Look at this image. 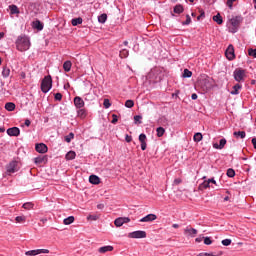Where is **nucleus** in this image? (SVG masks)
<instances>
[{"label": "nucleus", "instance_id": "f3484780", "mask_svg": "<svg viewBox=\"0 0 256 256\" xmlns=\"http://www.w3.org/2000/svg\"><path fill=\"white\" fill-rule=\"evenodd\" d=\"M225 145H227V139H225V138H222L221 140H220V142H219V144H217V143H214L213 144V148L214 149H224L225 148Z\"/></svg>", "mask_w": 256, "mask_h": 256}, {"label": "nucleus", "instance_id": "f8f14e48", "mask_svg": "<svg viewBox=\"0 0 256 256\" xmlns=\"http://www.w3.org/2000/svg\"><path fill=\"white\" fill-rule=\"evenodd\" d=\"M7 134L10 137H19V135L21 134V130H19L18 127H12L7 129Z\"/></svg>", "mask_w": 256, "mask_h": 256}, {"label": "nucleus", "instance_id": "393cba45", "mask_svg": "<svg viewBox=\"0 0 256 256\" xmlns=\"http://www.w3.org/2000/svg\"><path fill=\"white\" fill-rule=\"evenodd\" d=\"M213 21H215L218 25H223V17H221V14H217L213 16Z\"/></svg>", "mask_w": 256, "mask_h": 256}, {"label": "nucleus", "instance_id": "cd10ccee", "mask_svg": "<svg viewBox=\"0 0 256 256\" xmlns=\"http://www.w3.org/2000/svg\"><path fill=\"white\" fill-rule=\"evenodd\" d=\"M75 222V217L74 216H69L68 218H65L63 220L64 225H71V223Z\"/></svg>", "mask_w": 256, "mask_h": 256}, {"label": "nucleus", "instance_id": "f03ea898", "mask_svg": "<svg viewBox=\"0 0 256 256\" xmlns=\"http://www.w3.org/2000/svg\"><path fill=\"white\" fill-rule=\"evenodd\" d=\"M213 85H215V81L207 75H202L198 79V87L201 88L202 91H209L213 89Z\"/></svg>", "mask_w": 256, "mask_h": 256}, {"label": "nucleus", "instance_id": "680f3d73", "mask_svg": "<svg viewBox=\"0 0 256 256\" xmlns=\"http://www.w3.org/2000/svg\"><path fill=\"white\" fill-rule=\"evenodd\" d=\"M208 182L210 184L213 183L214 185H217V181H215V179H213V178L209 179Z\"/></svg>", "mask_w": 256, "mask_h": 256}, {"label": "nucleus", "instance_id": "2eb2a0df", "mask_svg": "<svg viewBox=\"0 0 256 256\" xmlns=\"http://www.w3.org/2000/svg\"><path fill=\"white\" fill-rule=\"evenodd\" d=\"M74 105L77 107V109H83V107H85V101H83V98L81 97H75Z\"/></svg>", "mask_w": 256, "mask_h": 256}, {"label": "nucleus", "instance_id": "6ab92c4d", "mask_svg": "<svg viewBox=\"0 0 256 256\" xmlns=\"http://www.w3.org/2000/svg\"><path fill=\"white\" fill-rule=\"evenodd\" d=\"M89 182L92 185H99V183H101V178H99V176H97V175H91L89 177Z\"/></svg>", "mask_w": 256, "mask_h": 256}, {"label": "nucleus", "instance_id": "a211bd4d", "mask_svg": "<svg viewBox=\"0 0 256 256\" xmlns=\"http://www.w3.org/2000/svg\"><path fill=\"white\" fill-rule=\"evenodd\" d=\"M184 235H188L189 237H195L197 235V229L195 228H185Z\"/></svg>", "mask_w": 256, "mask_h": 256}, {"label": "nucleus", "instance_id": "473e14b6", "mask_svg": "<svg viewBox=\"0 0 256 256\" xmlns=\"http://www.w3.org/2000/svg\"><path fill=\"white\" fill-rule=\"evenodd\" d=\"M210 183L209 181H204L202 184L199 185L200 191H203V189H209Z\"/></svg>", "mask_w": 256, "mask_h": 256}, {"label": "nucleus", "instance_id": "79ce46f5", "mask_svg": "<svg viewBox=\"0 0 256 256\" xmlns=\"http://www.w3.org/2000/svg\"><path fill=\"white\" fill-rule=\"evenodd\" d=\"M99 23H105L107 21V14H102L98 17Z\"/></svg>", "mask_w": 256, "mask_h": 256}, {"label": "nucleus", "instance_id": "774afa93", "mask_svg": "<svg viewBox=\"0 0 256 256\" xmlns=\"http://www.w3.org/2000/svg\"><path fill=\"white\" fill-rule=\"evenodd\" d=\"M207 256H217L214 253H207Z\"/></svg>", "mask_w": 256, "mask_h": 256}, {"label": "nucleus", "instance_id": "a878e982", "mask_svg": "<svg viewBox=\"0 0 256 256\" xmlns=\"http://www.w3.org/2000/svg\"><path fill=\"white\" fill-rule=\"evenodd\" d=\"M23 209H26V211H31V209H33V207H35V204H33L32 202H26L22 205Z\"/></svg>", "mask_w": 256, "mask_h": 256}, {"label": "nucleus", "instance_id": "20e7f679", "mask_svg": "<svg viewBox=\"0 0 256 256\" xmlns=\"http://www.w3.org/2000/svg\"><path fill=\"white\" fill-rule=\"evenodd\" d=\"M243 23V17L236 16L229 20V26L228 29L230 33H237V29H239V26Z\"/></svg>", "mask_w": 256, "mask_h": 256}, {"label": "nucleus", "instance_id": "e433bc0d", "mask_svg": "<svg viewBox=\"0 0 256 256\" xmlns=\"http://www.w3.org/2000/svg\"><path fill=\"white\" fill-rule=\"evenodd\" d=\"M75 138V134L73 132H70L69 135L65 136L66 143H71V140Z\"/></svg>", "mask_w": 256, "mask_h": 256}, {"label": "nucleus", "instance_id": "c756f323", "mask_svg": "<svg viewBox=\"0 0 256 256\" xmlns=\"http://www.w3.org/2000/svg\"><path fill=\"white\" fill-rule=\"evenodd\" d=\"M71 61H66L63 64V69L64 71H66V73H69V71H71Z\"/></svg>", "mask_w": 256, "mask_h": 256}, {"label": "nucleus", "instance_id": "dca6fc26", "mask_svg": "<svg viewBox=\"0 0 256 256\" xmlns=\"http://www.w3.org/2000/svg\"><path fill=\"white\" fill-rule=\"evenodd\" d=\"M35 149L37 151V153H47L48 148L47 145L40 143V144H36Z\"/></svg>", "mask_w": 256, "mask_h": 256}, {"label": "nucleus", "instance_id": "f704fd0d", "mask_svg": "<svg viewBox=\"0 0 256 256\" xmlns=\"http://www.w3.org/2000/svg\"><path fill=\"white\" fill-rule=\"evenodd\" d=\"M16 223H25L27 221V217L26 216H17L15 218Z\"/></svg>", "mask_w": 256, "mask_h": 256}, {"label": "nucleus", "instance_id": "bb28decb", "mask_svg": "<svg viewBox=\"0 0 256 256\" xmlns=\"http://www.w3.org/2000/svg\"><path fill=\"white\" fill-rule=\"evenodd\" d=\"M6 111H15V103L8 102L5 104Z\"/></svg>", "mask_w": 256, "mask_h": 256}, {"label": "nucleus", "instance_id": "9d476101", "mask_svg": "<svg viewBox=\"0 0 256 256\" xmlns=\"http://www.w3.org/2000/svg\"><path fill=\"white\" fill-rule=\"evenodd\" d=\"M41 253H49V249H36V250H29L25 252L26 256H36L41 255Z\"/></svg>", "mask_w": 256, "mask_h": 256}, {"label": "nucleus", "instance_id": "5fc2aeb1", "mask_svg": "<svg viewBox=\"0 0 256 256\" xmlns=\"http://www.w3.org/2000/svg\"><path fill=\"white\" fill-rule=\"evenodd\" d=\"M117 121H119V118L117 117L116 114H113V115H112V121H111V123H112L113 125H115V124L117 123Z\"/></svg>", "mask_w": 256, "mask_h": 256}, {"label": "nucleus", "instance_id": "13d9d810", "mask_svg": "<svg viewBox=\"0 0 256 256\" xmlns=\"http://www.w3.org/2000/svg\"><path fill=\"white\" fill-rule=\"evenodd\" d=\"M125 141H126V143H131V141H133V137L130 136L129 134H126Z\"/></svg>", "mask_w": 256, "mask_h": 256}, {"label": "nucleus", "instance_id": "7c9ffc66", "mask_svg": "<svg viewBox=\"0 0 256 256\" xmlns=\"http://www.w3.org/2000/svg\"><path fill=\"white\" fill-rule=\"evenodd\" d=\"M157 137H163L165 135V128L163 127H158L156 129Z\"/></svg>", "mask_w": 256, "mask_h": 256}, {"label": "nucleus", "instance_id": "338daca9", "mask_svg": "<svg viewBox=\"0 0 256 256\" xmlns=\"http://www.w3.org/2000/svg\"><path fill=\"white\" fill-rule=\"evenodd\" d=\"M197 256H207V253H199Z\"/></svg>", "mask_w": 256, "mask_h": 256}, {"label": "nucleus", "instance_id": "a19ab883", "mask_svg": "<svg viewBox=\"0 0 256 256\" xmlns=\"http://www.w3.org/2000/svg\"><path fill=\"white\" fill-rule=\"evenodd\" d=\"M191 75H193V72H191L189 69H184V72H183L184 78H189L191 77Z\"/></svg>", "mask_w": 256, "mask_h": 256}, {"label": "nucleus", "instance_id": "09e8293b", "mask_svg": "<svg viewBox=\"0 0 256 256\" xmlns=\"http://www.w3.org/2000/svg\"><path fill=\"white\" fill-rule=\"evenodd\" d=\"M105 109H109V107H111V102L109 101V99H104V103H103Z\"/></svg>", "mask_w": 256, "mask_h": 256}, {"label": "nucleus", "instance_id": "4c0bfd02", "mask_svg": "<svg viewBox=\"0 0 256 256\" xmlns=\"http://www.w3.org/2000/svg\"><path fill=\"white\" fill-rule=\"evenodd\" d=\"M128 56H129V50L123 49V50L120 51V57L122 59H125V57H128Z\"/></svg>", "mask_w": 256, "mask_h": 256}, {"label": "nucleus", "instance_id": "b1692460", "mask_svg": "<svg viewBox=\"0 0 256 256\" xmlns=\"http://www.w3.org/2000/svg\"><path fill=\"white\" fill-rule=\"evenodd\" d=\"M233 135L236 137V139H245V137H247V133H245V131H238V132H234Z\"/></svg>", "mask_w": 256, "mask_h": 256}, {"label": "nucleus", "instance_id": "72a5a7b5", "mask_svg": "<svg viewBox=\"0 0 256 256\" xmlns=\"http://www.w3.org/2000/svg\"><path fill=\"white\" fill-rule=\"evenodd\" d=\"M234 90L231 91V95H239V89H241V85L239 84H236L234 87H233Z\"/></svg>", "mask_w": 256, "mask_h": 256}, {"label": "nucleus", "instance_id": "ea45409f", "mask_svg": "<svg viewBox=\"0 0 256 256\" xmlns=\"http://www.w3.org/2000/svg\"><path fill=\"white\" fill-rule=\"evenodd\" d=\"M135 102L133 100H127L125 102V107H127L128 109H131L132 107H134Z\"/></svg>", "mask_w": 256, "mask_h": 256}, {"label": "nucleus", "instance_id": "5701e85b", "mask_svg": "<svg viewBox=\"0 0 256 256\" xmlns=\"http://www.w3.org/2000/svg\"><path fill=\"white\" fill-rule=\"evenodd\" d=\"M75 157H77V154L75 153V151H69L66 156L65 159L67 161H73V159H75Z\"/></svg>", "mask_w": 256, "mask_h": 256}, {"label": "nucleus", "instance_id": "4be33fe9", "mask_svg": "<svg viewBox=\"0 0 256 256\" xmlns=\"http://www.w3.org/2000/svg\"><path fill=\"white\" fill-rule=\"evenodd\" d=\"M77 117H79L80 119H85V117H87V110H85L84 108H80L77 111Z\"/></svg>", "mask_w": 256, "mask_h": 256}, {"label": "nucleus", "instance_id": "bf43d9fd", "mask_svg": "<svg viewBox=\"0 0 256 256\" xmlns=\"http://www.w3.org/2000/svg\"><path fill=\"white\" fill-rule=\"evenodd\" d=\"M202 17H205L204 11H202L201 14L197 17V21H200Z\"/></svg>", "mask_w": 256, "mask_h": 256}, {"label": "nucleus", "instance_id": "f257e3e1", "mask_svg": "<svg viewBox=\"0 0 256 256\" xmlns=\"http://www.w3.org/2000/svg\"><path fill=\"white\" fill-rule=\"evenodd\" d=\"M163 77H165V69L156 67L149 72L146 79H148L150 83H159Z\"/></svg>", "mask_w": 256, "mask_h": 256}, {"label": "nucleus", "instance_id": "a18cd8bd", "mask_svg": "<svg viewBox=\"0 0 256 256\" xmlns=\"http://www.w3.org/2000/svg\"><path fill=\"white\" fill-rule=\"evenodd\" d=\"M248 55L250 56V57H254V59H256V49H249L248 50Z\"/></svg>", "mask_w": 256, "mask_h": 256}, {"label": "nucleus", "instance_id": "49530a36", "mask_svg": "<svg viewBox=\"0 0 256 256\" xmlns=\"http://www.w3.org/2000/svg\"><path fill=\"white\" fill-rule=\"evenodd\" d=\"M87 219L88 221H97V219H99V215H95V214L89 215Z\"/></svg>", "mask_w": 256, "mask_h": 256}, {"label": "nucleus", "instance_id": "603ef678", "mask_svg": "<svg viewBox=\"0 0 256 256\" xmlns=\"http://www.w3.org/2000/svg\"><path fill=\"white\" fill-rule=\"evenodd\" d=\"M191 23V16L186 15V21L182 22V25H189Z\"/></svg>", "mask_w": 256, "mask_h": 256}, {"label": "nucleus", "instance_id": "aec40b11", "mask_svg": "<svg viewBox=\"0 0 256 256\" xmlns=\"http://www.w3.org/2000/svg\"><path fill=\"white\" fill-rule=\"evenodd\" d=\"M32 27L33 29H37V31H43V23L39 20L32 22Z\"/></svg>", "mask_w": 256, "mask_h": 256}, {"label": "nucleus", "instance_id": "3c124183", "mask_svg": "<svg viewBox=\"0 0 256 256\" xmlns=\"http://www.w3.org/2000/svg\"><path fill=\"white\" fill-rule=\"evenodd\" d=\"M46 157H36L35 158V163L41 164L43 161H45Z\"/></svg>", "mask_w": 256, "mask_h": 256}, {"label": "nucleus", "instance_id": "4468645a", "mask_svg": "<svg viewBox=\"0 0 256 256\" xmlns=\"http://www.w3.org/2000/svg\"><path fill=\"white\" fill-rule=\"evenodd\" d=\"M139 141L141 143V149L142 151H145L147 149V135L145 134H140L139 135Z\"/></svg>", "mask_w": 256, "mask_h": 256}, {"label": "nucleus", "instance_id": "c85d7f7f", "mask_svg": "<svg viewBox=\"0 0 256 256\" xmlns=\"http://www.w3.org/2000/svg\"><path fill=\"white\" fill-rule=\"evenodd\" d=\"M81 23H83V18L81 17L72 19L73 27H77V25H81Z\"/></svg>", "mask_w": 256, "mask_h": 256}, {"label": "nucleus", "instance_id": "423d86ee", "mask_svg": "<svg viewBox=\"0 0 256 256\" xmlns=\"http://www.w3.org/2000/svg\"><path fill=\"white\" fill-rule=\"evenodd\" d=\"M128 237L130 239H145V237H147V232L142 230L134 231L129 233Z\"/></svg>", "mask_w": 256, "mask_h": 256}, {"label": "nucleus", "instance_id": "c9c22d12", "mask_svg": "<svg viewBox=\"0 0 256 256\" xmlns=\"http://www.w3.org/2000/svg\"><path fill=\"white\" fill-rule=\"evenodd\" d=\"M194 141L196 142V143H199V141H203V134H201V133H196L195 135H194Z\"/></svg>", "mask_w": 256, "mask_h": 256}, {"label": "nucleus", "instance_id": "37998d69", "mask_svg": "<svg viewBox=\"0 0 256 256\" xmlns=\"http://www.w3.org/2000/svg\"><path fill=\"white\" fill-rule=\"evenodd\" d=\"M10 73H11V70L9 68H4L2 71L3 77H9Z\"/></svg>", "mask_w": 256, "mask_h": 256}, {"label": "nucleus", "instance_id": "864d4df0", "mask_svg": "<svg viewBox=\"0 0 256 256\" xmlns=\"http://www.w3.org/2000/svg\"><path fill=\"white\" fill-rule=\"evenodd\" d=\"M181 183H183V179L181 178H176L173 181V185H181Z\"/></svg>", "mask_w": 256, "mask_h": 256}, {"label": "nucleus", "instance_id": "c03bdc74", "mask_svg": "<svg viewBox=\"0 0 256 256\" xmlns=\"http://www.w3.org/2000/svg\"><path fill=\"white\" fill-rule=\"evenodd\" d=\"M141 119H143V117L141 115H136L134 116V123H138L139 125H141Z\"/></svg>", "mask_w": 256, "mask_h": 256}, {"label": "nucleus", "instance_id": "0eeeda50", "mask_svg": "<svg viewBox=\"0 0 256 256\" xmlns=\"http://www.w3.org/2000/svg\"><path fill=\"white\" fill-rule=\"evenodd\" d=\"M18 165H19V162L17 161L10 162L6 167L7 173H17V171H19Z\"/></svg>", "mask_w": 256, "mask_h": 256}, {"label": "nucleus", "instance_id": "6e6552de", "mask_svg": "<svg viewBox=\"0 0 256 256\" xmlns=\"http://www.w3.org/2000/svg\"><path fill=\"white\" fill-rule=\"evenodd\" d=\"M234 79L235 81H238V82L243 81V79H245V70L236 69L234 71Z\"/></svg>", "mask_w": 256, "mask_h": 256}, {"label": "nucleus", "instance_id": "de8ad7c7", "mask_svg": "<svg viewBox=\"0 0 256 256\" xmlns=\"http://www.w3.org/2000/svg\"><path fill=\"white\" fill-rule=\"evenodd\" d=\"M227 176L228 177H235V170L233 168H230L227 170Z\"/></svg>", "mask_w": 256, "mask_h": 256}, {"label": "nucleus", "instance_id": "0e129e2a", "mask_svg": "<svg viewBox=\"0 0 256 256\" xmlns=\"http://www.w3.org/2000/svg\"><path fill=\"white\" fill-rule=\"evenodd\" d=\"M53 96H54V97H63V94L57 92V93H54Z\"/></svg>", "mask_w": 256, "mask_h": 256}, {"label": "nucleus", "instance_id": "7ed1b4c3", "mask_svg": "<svg viewBox=\"0 0 256 256\" xmlns=\"http://www.w3.org/2000/svg\"><path fill=\"white\" fill-rule=\"evenodd\" d=\"M29 47H31V42L29 41V38H27L26 36L18 37L16 41V48L18 51H29Z\"/></svg>", "mask_w": 256, "mask_h": 256}, {"label": "nucleus", "instance_id": "2f4dec72", "mask_svg": "<svg viewBox=\"0 0 256 256\" xmlns=\"http://www.w3.org/2000/svg\"><path fill=\"white\" fill-rule=\"evenodd\" d=\"M174 13H177L178 15L183 13V5L178 4L174 7Z\"/></svg>", "mask_w": 256, "mask_h": 256}, {"label": "nucleus", "instance_id": "69168bd1", "mask_svg": "<svg viewBox=\"0 0 256 256\" xmlns=\"http://www.w3.org/2000/svg\"><path fill=\"white\" fill-rule=\"evenodd\" d=\"M97 209H105V205L104 204H98Z\"/></svg>", "mask_w": 256, "mask_h": 256}, {"label": "nucleus", "instance_id": "1a4fd4ad", "mask_svg": "<svg viewBox=\"0 0 256 256\" xmlns=\"http://www.w3.org/2000/svg\"><path fill=\"white\" fill-rule=\"evenodd\" d=\"M225 55L229 61H233L235 59V48L233 45H229L228 48L225 51Z\"/></svg>", "mask_w": 256, "mask_h": 256}, {"label": "nucleus", "instance_id": "6e6d98bb", "mask_svg": "<svg viewBox=\"0 0 256 256\" xmlns=\"http://www.w3.org/2000/svg\"><path fill=\"white\" fill-rule=\"evenodd\" d=\"M236 0H228L226 2V5L229 7V9H233V3H235Z\"/></svg>", "mask_w": 256, "mask_h": 256}, {"label": "nucleus", "instance_id": "39448f33", "mask_svg": "<svg viewBox=\"0 0 256 256\" xmlns=\"http://www.w3.org/2000/svg\"><path fill=\"white\" fill-rule=\"evenodd\" d=\"M52 87L53 79L51 78V75L45 76L41 82V91L43 93H49Z\"/></svg>", "mask_w": 256, "mask_h": 256}, {"label": "nucleus", "instance_id": "4d7b16f0", "mask_svg": "<svg viewBox=\"0 0 256 256\" xmlns=\"http://www.w3.org/2000/svg\"><path fill=\"white\" fill-rule=\"evenodd\" d=\"M211 243H213V241L211 240V238H209V237H205V238H204V244H205V245H211Z\"/></svg>", "mask_w": 256, "mask_h": 256}, {"label": "nucleus", "instance_id": "58836bf2", "mask_svg": "<svg viewBox=\"0 0 256 256\" xmlns=\"http://www.w3.org/2000/svg\"><path fill=\"white\" fill-rule=\"evenodd\" d=\"M10 11H11L12 15H15V14L19 13V8H17L16 5H11Z\"/></svg>", "mask_w": 256, "mask_h": 256}, {"label": "nucleus", "instance_id": "052dcab7", "mask_svg": "<svg viewBox=\"0 0 256 256\" xmlns=\"http://www.w3.org/2000/svg\"><path fill=\"white\" fill-rule=\"evenodd\" d=\"M25 125H26V127H29L31 125V120L26 119L25 120Z\"/></svg>", "mask_w": 256, "mask_h": 256}, {"label": "nucleus", "instance_id": "e2e57ef3", "mask_svg": "<svg viewBox=\"0 0 256 256\" xmlns=\"http://www.w3.org/2000/svg\"><path fill=\"white\" fill-rule=\"evenodd\" d=\"M252 145L254 149H256V138H252Z\"/></svg>", "mask_w": 256, "mask_h": 256}, {"label": "nucleus", "instance_id": "8fccbe9b", "mask_svg": "<svg viewBox=\"0 0 256 256\" xmlns=\"http://www.w3.org/2000/svg\"><path fill=\"white\" fill-rule=\"evenodd\" d=\"M222 245H224V247H229V245H231V239L222 240Z\"/></svg>", "mask_w": 256, "mask_h": 256}, {"label": "nucleus", "instance_id": "9b49d317", "mask_svg": "<svg viewBox=\"0 0 256 256\" xmlns=\"http://www.w3.org/2000/svg\"><path fill=\"white\" fill-rule=\"evenodd\" d=\"M131 219L129 217H119L114 221L116 227H123L125 223H129Z\"/></svg>", "mask_w": 256, "mask_h": 256}, {"label": "nucleus", "instance_id": "ddd939ff", "mask_svg": "<svg viewBox=\"0 0 256 256\" xmlns=\"http://www.w3.org/2000/svg\"><path fill=\"white\" fill-rule=\"evenodd\" d=\"M157 219V215L148 214L145 217L140 219V223H150L151 221H155Z\"/></svg>", "mask_w": 256, "mask_h": 256}, {"label": "nucleus", "instance_id": "412c9836", "mask_svg": "<svg viewBox=\"0 0 256 256\" xmlns=\"http://www.w3.org/2000/svg\"><path fill=\"white\" fill-rule=\"evenodd\" d=\"M113 251V246H102L98 249V253H109Z\"/></svg>", "mask_w": 256, "mask_h": 256}]
</instances>
